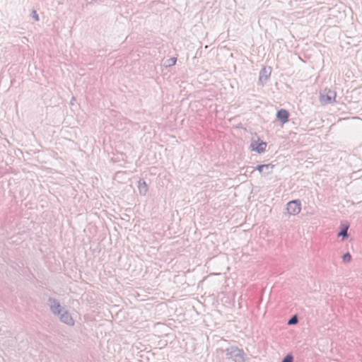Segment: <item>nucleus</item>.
<instances>
[{
	"mask_svg": "<svg viewBox=\"0 0 362 362\" xmlns=\"http://www.w3.org/2000/svg\"><path fill=\"white\" fill-rule=\"evenodd\" d=\"M47 305L52 314L61 323L68 327H74L75 325V320L71 313L65 307L62 305L57 299L49 297L47 299Z\"/></svg>",
	"mask_w": 362,
	"mask_h": 362,
	"instance_id": "1",
	"label": "nucleus"
},
{
	"mask_svg": "<svg viewBox=\"0 0 362 362\" xmlns=\"http://www.w3.org/2000/svg\"><path fill=\"white\" fill-rule=\"evenodd\" d=\"M301 210V201L300 199H294L286 204L284 214L286 218L296 217L300 214Z\"/></svg>",
	"mask_w": 362,
	"mask_h": 362,
	"instance_id": "2",
	"label": "nucleus"
},
{
	"mask_svg": "<svg viewBox=\"0 0 362 362\" xmlns=\"http://www.w3.org/2000/svg\"><path fill=\"white\" fill-rule=\"evenodd\" d=\"M226 352L228 358L233 362H245L246 361V354L242 349L236 346L227 349Z\"/></svg>",
	"mask_w": 362,
	"mask_h": 362,
	"instance_id": "3",
	"label": "nucleus"
},
{
	"mask_svg": "<svg viewBox=\"0 0 362 362\" xmlns=\"http://www.w3.org/2000/svg\"><path fill=\"white\" fill-rule=\"evenodd\" d=\"M336 92L331 89H325L320 93L319 100L322 105L331 104L335 102Z\"/></svg>",
	"mask_w": 362,
	"mask_h": 362,
	"instance_id": "4",
	"label": "nucleus"
},
{
	"mask_svg": "<svg viewBox=\"0 0 362 362\" xmlns=\"http://www.w3.org/2000/svg\"><path fill=\"white\" fill-rule=\"evenodd\" d=\"M257 140H253L250 144V149L251 151L257 152L259 154L263 153L266 151L267 144L263 141L256 135Z\"/></svg>",
	"mask_w": 362,
	"mask_h": 362,
	"instance_id": "5",
	"label": "nucleus"
},
{
	"mask_svg": "<svg viewBox=\"0 0 362 362\" xmlns=\"http://www.w3.org/2000/svg\"><path fill=\"white\" fill-rule=\"evenodd\" d=\"M272 74V68L270 66L263 67L259 74L258 82L261 86L266 84Z\"/></svg>",
	"mask_w": 362,
	"mask_h": 362,
	"instance_id": "6",
	"label": "nucleus"
},
{
	"mask_svg": "<svg viewBox=\"0 0 362 362\" xmlns=\"http://www.w3.org/2000/svg\"><path fill=\"white\" fill-rule=\"evenodd\" d=\"M274 169V165L272 163L259 165L256 167V170L262 175H269L272 174Z\"/></svg>",
	"mask_w": 362,
	"mask_h": 362,
	"instance_id": "7",
	"label": "nucleus"
},
{
	"mask_svg": "<svg viewBox=\"0 0 362 362\" xmlns=\"http://www.w3.org/2000/svg\"><path fill=\"white\" fill-rule=\"evenodd\" d=\"M137 187L139 194L142 197H145L148 192V187L146 181L143 179L139 180Z\"/></svg>",
	"mask_w": 362,
	"mask_h": 362,
	"instance_id": "8",
	"label": "nucleus"
},
{
	"mask_svg": "<svg viewBox=\"0 0 362 362\" xmlns=\"http://www.w3.org/2000/svg\"><path fill=\"white\" fill-rule=\"evenodd\" d=\"M276 117L278 119L281 121L282 124H284L288 122V112H287V110L284 109H281L280 110L278 111Z\"/></svg>",
	"mask_w": 362,
	"mask_h": 362,
	"instance_id": "9",
	"label": "nucleus"
},
{
	"mask_svg": "<svg viewBox=\"0 0 362 362\" xmlns=\"http://www.w3.org/2000/svg\"><path fill=\"white\" fill-rule=\"evenodd\" d=\"M349 228L348 225H343L341 227V230L339 233L338 235L342 238L347 237V230Z\"/></svg>",
	"mask_w": 362,
	"mask_h": 362,
	"instance_id": "10",
	"label": "nucleus"
},
{
	"mask_svg": "<svg viewBox=\"0 0 362 362\" xmlns=\"http://www.w3.org/2000/svg\"><path fill=\"white\" fill-rule=\"evenodd\" d=\"M342 261L344 263H349L351 261V256L349 252L345 253L342 256Z\"/></svg>",
	"mask_w": 362,
	"mask_h": 362,
	"instance_id": "11",
	"label": "nucleus"
},
{
	"mask_svg": "<svg viewBox=\"0 0 362 362\" xmlns=\"http://www.w3.org/2000/svg\"><path fill=\"white\" fill-rule=\"evenodd\" d=\"M281 362H293V356L292 354H288L286 355Z\"/></svg>",
	"mask_w": 362,
	"mask_h": 362,
	"instance_id": "12",
	"label": "nucleus"
},
{
	"mask_svg": "<svg viewBox=\"0 0 362 362\" xmlns=\"http://www.w3.org/2000/svg\"><path fill=\"white\" fill-rule=\"evenodd\" d=\"M298 322V318L296 315H293L288 321V325H296Z\"/></svg>",
	"mask_w": 362,
	"mask_h": 362,
	"instance_id": "13",
	"label": "nucleus"
},
{
	"mask_svg": "<svg viewBox=\"0 0 362 362\" xmlns=\"http://www.w3.org/2000/svg\"><path fill=\"white\" fill-rule=\"evenodd\" d=\"M169 62H170V63L168 64V66H173V65H175V63H176V62H177V59H176V58L173 57V58H170V59H169Z\"/></svg>",
	"mask_w": 362,
	"mask_h": 362,
	"instance_id": "14",
	"label": "nucleus"
},
{
	"mask_svg": "<svg viewBox=\"0 0 362 362\" xmlns=\"http://www.w3.org/2000/svg\"><path fill=\"white\" fill-rule=\"evenodd\" d=\"M33 17L34 18V19L36 21H39V16L37 15V13H36L35 11H33Z\"/></svg>",
	"mask_w": 362,
	"mask_h": 362,
	"instance_id": "15",
	"label": "nucleus"
}]
</instances>
